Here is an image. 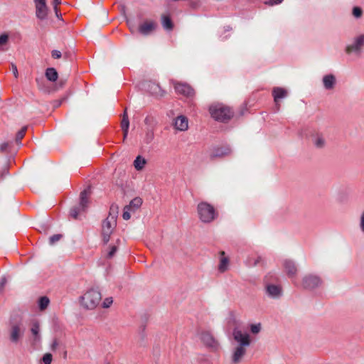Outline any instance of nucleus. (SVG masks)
<instances>
[{"mask_svg":"<svg viewBox=\"0 0 364 364\" xmlns=\"http://www.w3.org/2000/svg\"><path fill=\"white\" fill-rule=\"evenodd\" d=\"M196 213L200 222L204 224L213 223L219 216V211L217 208L206 200L200 201L197 204Z\"/></svg>","mask_w":364,"mask_h":364,"instance_id":"1","label":"nucleus"},{"mask_svg":"<svg viewBox=\"0 0 364 364\" xmlns=\"http://www.w3.org/2000/svg\"><path fill=\"white\" fill-rule=\"evenodd\" d=\"M101 300L100 292L95 289H90L82 296L81 304L87 309H94L100 304Z\"/></svg>","mask_w":364,"mask_h":364,"instance_id":"2","label":"nucleus"},{"mask_svg":"<svg viewBox=\"0 0 364 364\" xmlns=\"http://www.w3.org/2000/svg\"><path fill=\"white\" fill-rule=\"evenodd\" d=\"M199 339L201 343L210 351H217L220 346L213 335L208 331H202L199 334Z\"/></svg>","mask_w":364,"mask_h":364,"instance_id":"3","label":"nucleus"},{"mask_svg":"<svg viewBox=\"0 0 364 364\" xmlns=\"http://www.w3.org/2000/svg\"><path fill=\"white\" fill-rule=\"evenodd\" d=\"M209 112L212 118L218 122H225L228 116L226 106L220 102L213 103L209 107Z\"/></svg>","mask_w":364,"mask_h":364,"instance_id":"4","label":"nucleus"},{"mask_svg":"<svg viewBox=\"0 0 364 364\" xmlns=\"http://www.w3.org/2000/svg\"><path fill=\"white\" fill-rule=\"evenodd\" d=\"M90 193L85 190L80 194V202L78 206L70 210V214L73 219H77L78 216L85 211L89 201Z\"/></svg>","mask_w":364,"mask_h":364,"instance_id":"5","label":"nucleus"},{"mask_svg":"<svg viewBox=\"0 0 364 364\" xmlns=\"http://www.w3.org/2000/svg\"><path fill=\"white\" fill-rule=\"evenodd\" d=\"M116 220L114 216H108L103 222L102 225V232L103 235V240L107 242L109 239V236L116 227Z\"/></svg>","mask_w":364,"mask_h":364,"instance_id":"6","label":"nucleus"},{"mask_svg":"<svg viewBox=\"0 0 364 364\" xmlns=\"http://www.w3.org/2000/svg\"><path fill=\"white\" fill-rule=\"evenodd\" d=\"M234 341L236 343V346L247 348L250 343L251 340L250 335L247 333H243L240 330L235 329L233 333Z\"/></svg>","mask_w":364,"mask_h":364,"instance_id":"7","label":"nucleus"},{"mask_svg":"<svg viewBox=\"0 0 364 364\" xmlns=\"http://www.w3.org/2000/svg\"><path fill=\"white\" fill-rule=\"evenodd\" d=\"M172 84L177 94L187 97L193 96L194 90L189 85L177 81H173Z\"/></svg>","mask_w":364,"mask_h":364,"instance_id":"8","label":"nucleus"},{"mask_svg":"<svg viewBox=\"0 0 364 364\" xmlns=\"http://www.w3.org/2000/svg\"><path fill=\"white\" fill-rule=\"evenodd\" d=\"M173 126L177 131L185 132L188 129V119L184 115H179L173 119Z\"/></svg>","mask_w":364,"mask_h":364,"instance_id":"9","label":"nucleus"},{"mask_svg":"<svg viewBox=\"0 0 364 364\" xmlns=\"http://www.w3.org/2000/svg\"><path fill=\"white\" fill-rule=\"evenodd\" d=\"M321 279L319 277L315 275H307L303 279V287L305 289H314L317 287L321 284Z\"/></svg>","mask_w":364,"mask_h":364,"instance_id":"10","label":"nucleus"},{"mask_svg":"<svg viewBox=\"0 0 364 364\" xmlns=\"http://www.w3.org/2000/svg\"><path fill=\"white\" fill-rule=\"evenodd\" d=\"M157 27V23L154 21L147 20L144 21L139 27V31L144 35H148L154 31Z\"/></svg>","mask_w":364,"mask_h":364,"instance_id":"11","label":"nucleus"},{"mask_svg":"<svg viewBox=\"0 0 364 364\" xmlns=\"http://www.w3.org/2000/svg\"><path fill=\"white\" fill-rule=\"evenodd\" d=\"M247 352V348L235 346L232 355L231 364L240 363Z\"/></svg>","mask_w":364,"mask_h":364,"instance_id":"12","label":"nucleus"},{"mask_svg":"<svg viewBox=\"0 0 364 364\" xmlns=\"http://www.w3.org/2000/svg\"><path fill=\"white\" fill-rule=\"evenodd\" d=\"M364 45V35H360L358 36L355 43L352 45L348 46L346 48V52L348 54H350L353 52L359 53L360 51L361 47Z\"/></svg>","mask_w":364,"mask_h":364,"instance_id":"13","label":"nucleus"},{"mask_svg":"<svg viewBox=\"0 0 364 364\" xmlns=\"http://www.w3.org/2000/svg\"><path fill=\"white\" fill-rule=\"evenodd\" d=\"M36 9V16L43 19L46 17L48 9L46 0H34Z\"/></svg>","mask_w":364,"mask_h":364,"instance_id":"14","label":"nucleus"},{"mask_svg":"<svg viewBox=\"0 0 364 364\" xmlns=\"http://www.w3.org/2000/svg\"><path fill=\"white\" fill-rule=\"evenodd\" d=\"M272 95L274 97V102L276 104L277 109L279 110L280 105L279 100L282 98H284L287 95V91L284 88L275 87L272 90Z\"/></svg>","mask_w":364,"mask_h":364,"instance_id":"15","label":"nucleus"},{"mask_svg":"<svg viewBox=\"0 0 364 364\" xmlns=\"http://www.w3.org/2000/svg\"><path fill=\"white\" fill-rule=\"evenodd\" d=\"M284 272L289 278H293L297 273V268L294 262L291 260H285L283 263Z\"/></svg>","mask_w":364,"mask_h":364,"instance_id":"16","label":"nucleus"},{"mask_svg":"<svg viewBox=\"0 0 364 364\" xmlns=\"http://www.w3.org/2000/svg\"><path fill=\"white\" fill-rule=\"evenodd\" d=\"M226 155V147L225 146H215L210 153V158L212 159H217L224 157Z\"/></svg>","mask_w":364,"mask_h":364,"instance_id":"17","label":"nucleus"},{"mask_svg":"<svg viewBox=\"0 0 364 364\" xmlns=\"http://www.w3.org/2000/svg\"><path fill=\"white\" fill-rule=\"evenodd\" d=\"M31 332L33 335V341L34 343L38 342L41 340L40 336V324L39 322L35 321L32 322L31 326Z\"/></svg>","mask_w":364,"mask_h":364,"instance_id":"18","label":"nucleus"},{"mask_svg":"<svg viewBox=\"0 0 364 364\" xmlns=\"http://www.w3.org/2000/svg\"><path fill=\"white\" fill-rule=\"evenodd\" d=\"M147 89L149 92L153 95L163 96L164 95V91H163L159 85L156 82L148 83Z\"/></svg>","mask_w":364,"mask_h":364,"instance_id":"19","label":"nucleus"},{"mask_svg":"<svg viewBox=\"0 0 364 364\" xmlns=\"http://www.w3.org/2000/svg\"><path fill=\"white\" fill-rule=\"evenodd\" d=\"M228 268V257L225 251H220L219 252V264L218 271L220 272H224Z\"/></svg>","mask_w":364,"mask_h":364,"instance_id":"20","label":"nucleus"},{"mask_svg":"<svg viewBox=\"0 0 364 364\" xmlns=\"http://www.w3.org/2000/svg\"><path fill=\"white\" fill-rule=\"evenodd\" d=\"M21 336L22 331L21 330V328L17 325L12 326L10 333L11 341L13 343H17L20 340Z\"/></svg>","mask_w":364,"mask_h":364,"instance_id":"21","label":"nucleus"},{"mask_svg":"<svg viewBox=\"0 0 364 364\" xmlns=\"http://www.w3.org/2000/svg\"><path fill=\"white\" fill-rule=\"evenodd\" d=\"M323 82L326 89L331 90L336 83V78L333 75H326L323 78Z\"/></svg>","mask_w":364,"mask_h":364,"instance_id":"22","label":"nucleus"},{"mask_svg":"<svg viewBox=\"0 0 364 364\" xmlns=\"http://www.w3.org/2000/svg\"><path fill=\"white\" fill-rule=\"evenodd\" d=\"M129 122L128 119V115L127 114V112L125 111L123 114L122 120L121 122V127L123 131V140L126 139L128 134V130H129Z\"/></svg>","mask_w":364,"mask_h":364,"instance_id":"23","label":"nucleus"},{"mask_svg":"<svg viewBox=\"0 0 364 364\" xmlns=\"http://www.w3.org/2000/svg\"><path fill=\"white\" fill-rule=\"evenodd\" d=\"M9 36L7 33L0 35V51H6L8 49Z\"/></svg>","mask_w":364,"mask_h":364,"instance_id":"24","label":"nucleus"},{"mask_svg":"<svg viewBox=\"0 0 364 364\" xmlns=\"http://www.w3.org/2000/svg\"><path fill=\"white\" fill-rule=\"evenodd\" d=\"M267 293L272 296H279L281 294V287L277 285H268L267 287Z\"/></svg>","mask_w":364,"mask_h":364,"instance_id":"25","label":"nucleus"},{"mask_svg":"<svg viewBox=\"0 0 364 364\" xmlns=\"http://www.w3.org/2000/svg\"><path fill=\"white\" fill-rule=\"evenodd\" d=\"M142 204V200L141 198L136 197L134 199H132L129 204L127 205L128 208H129L132 212H135L138 208H140V206Z\"/></svg>","mask_w":364,"mask_h":364,"instance_id":"26","label":"nucleus"},{"mask_svg":"<svg viewBox=\"0 0 364 364\" xmlns=\"http://www.w3.org/2000/svg\"><path fill=\"white\" fill-rule=\"evenodd\" d=\"M46 76L48 80L55 82L58 79V75L55 69L50 68L46 70Z\"/></svg>","mask_w":364,"mask_h":364,"instance_id":"27","label":"nucleus"},{"mask_svg":"<svg viewBox=\"0 0 364 364\" xmlns=\"http://www.w3.org/2000/svg\"><path fill=\"white\" fill-rule=\"evenodd\" d=\"M146 163V160L144 158H142L141 156H139L134 160V168L137 171H141L144 168Z\"/></svg>","mask_w":364,"mask_h":364,"instance_id":"28","label":"nucleus"},{"mask_svg":"<svg viewBox=\"0 0 364 364\" xmlns=\"http://www.w3.org/2000/svg\"><path fill=\"white\" fill-rule=\"evenodd\" d=\"M162 25L165 29L172 30L173 25L169 16L163 15L162 17Z\"/></svg>","mask_w":364,"mask_h":364,"instance_id":"29","label":"nucleus"},{"mask_svg":"<svg viewBox=\"0 0 364 364\" xmlns=\"http://www.w3.org/2000/svg\"><path fill=\"white\" fill-rule=\"evenodd\" d=\"M118 248V245H112L108 247L107 250H105V257L107 259L112 258L114 254L116 253Z\"/></svg>","mask_w":364,"mask_h":364,"instance_id":"30","label":"nucleus"},{"mask_svg":"<svg viewBox=\"0 0 364 364\" xmlns=\"http://www.w3.org/2000/svg\"><path fill=\"white\" fill-rule=\"evenodd\" d=\"M50 300L47 296H42L38 300V306L41 311H43L48 306Z\"/></svg>","mask_w":364,"mask_h":364,"instance_id":"31","label":"nucleus"},{"mask_svg":"<svg viewBox=\"0 0 364 364\" xmlns=\"http://www.w3.org/2000/svg\"><path fill=\"white\" fill-rule=\"evenodd\" d=\"M325 141L322 136H317L314 141V144L318 148H321L324 146Z\"/></svg>","mask_w":364,"mask_h":364,"instance_id":"32","label":"nucleus"},{"mask_svg":"<svg viewBox=\"0 0 364 364\" xmlns=\"http://www.w3.org/2000/svg\"><path fill=\"white\" fill-rule=\"evenodd\" d=\"M26 129H27L26 127H24L17 133L16 136V141L17 142L20 141L23 138V136H25Z\"/></svg>","mask_w":364,"mask_h":364,"instance_id":"33","label":"nucleus"},{"mask_svg":"<svg viewBox=\"0 0 364 364\" xmlns=\"http://www.w3.org/2000/svg\"><path fill=\"white\" fill-rule=\"evenodd\" d=\"M62 237L63 235L61 234L53 235L50 237L49 242L50 245H54L55 242H58Z\"/></svg>","mask_w":364,"mask_h":364,"instance_id":"34","label":"nucleus"},{"mask_svg":"<svg viewBox=\"0 0 364 364\" xmlns=\"http://www.w3.org/2000/svg\"><path fill=\"white\" fill-rule=\"evenodd\" d=\"M131 212H132V210L129 208H128L127 206H125L124 208V212H123V215H122L123 219H124L126 220L130 219V218H131L130 213Z\"/></svg>","mask_w":364,"mask_h":364,"instance_id":"35","label":"nucleus"},{"mask_svg":"<svg viewBox=\"0 0 364 364\" xmlns=\"http://www.w3.org/2000/svg\"><path fill=\"white\" fill-rule=\"evenodd\" d=\"M113 303V299L112 297H107L104 299L102 303V306L103 308H109Z\"/></svg>","mask_w":364,"mask_h":364,"instance_id":"36","label":"nucleus"},{"mask_svg":"<svg viewBox=\"0 0 364 364\" xmlns=\"http://www.w3.org/2000/svg\"><path fill=\"white\" fill-rule=\"evenodd\" d=\"M53 360V356L50 353H46L42 358L44 364H50Z\"/></svg>","mask_w":364,"mask_h":364,"instance_id":"37","label":"nucleus"},{"mask_svg":"<svg viewBox=\"0 0 364 364\" xmlns=\"http://www.w3.org/2000/svg\"><path fill=\"white\" fill-rule=\"evenodd\" d=\"M363 11L360 7L355 6L353 9V15L355 18H360L362 16Z\"/></svg>","mask_w":364,"mask_h":364,"instance_id":"38","label":"nucleus"},{"mask_svg":"<svg viewBox=\"0 0 364 364\" xmlns=\"http://www.w3.org/2000/svg\"><path fill=\"white\" fill-rule=\"evenodd\" d=\"M261 329V326H260V324H252L251 326V331L252 333H257L259 332Z\"/></svg>","mask_w":364,"mask_h":364,"instance_id":"39","label":"nucleus"},{"mask_svg":"<svg viewBox=\"0 0 364 364\" xmlns=\"http://www.w3.org/2000/svg\"><path fill=\"white\" fill-rule=\"evenodd\" d=\"M51 55L55 59H58L61 57V53L59 50H54L51 53Z\"/></svg>","mask_w":364,"mask_h":364,"instance_id":"40","label":"nucleus"},{"mask_svg":"<svg viewBox=\"0 0 364 364\" xmlns=\"http://www.w3.org/2000/svg\"><path fill=\"white\" fill-rule=\"evenodd\" d=\"M9 146V143L4 142V143L0 144V151H4L7 150Z\"/></svg>","mask_w":364,"mask_h":364,"instance_id":"41","label":"nucleus"},{"mask_svg":"<svg viewBox=\"0 0 364 364\" xmlns=\"http://www.w3.org/2000/svg\"><path fill=\"white\" fill-rule=\"evenodd\" d=\"M11 70H12V72L14 73V77L16 78H17L18 73L17 67L14 64L11 65Z\"/></svg>","mask_w":364,"mask_h":364,"instance_id":"42","label":"nucleus"},{"mask_svg":"<svg viewBox=\"0 0 364 364\" xmlns=\"http://www.w3.org/2000/svg\"><path fill=\"white\" fill-rule=\"evenodd\" d=\"M283 1V0H269V1L267 3L270 6H273L274 4H280Z\"/></svg>","mask_w":364,"mask_h":364,"instance_id":"43","label":"nucleus"},{"mask_svg":"<svg viewBox=\"0 0 364 364\" xmlns=\"http://www.w3.org/2000/svg\"><path fill=\"white\" fill-rule=\"evenodd\" d=\"M58 346V341L57 339H55L51 344V349L53 350H55V349H57Z\"/></svg>","mask_w":364,"mask_h":364,"instance_id":"44","label":"nucleus"},{"mask_svg":"<svg viewBox=\"0 0 364 364\" xmlns=\"http://www.w3.org/2000/svg\"><path fill=\"white\" fill-rule=\"evenodd\" d=\"M61 2H60V0H53V4L54 6V9L55 10V12H56V14L58 15V11H57V6L58 4H60Z\"/></svg>","mask_w":364,"mask_h":364,"instance_id":"45","label":"nucleus"},{"mask_svg":"<svg viewBox=\"0 0 364 364\" xmlns=\"http://www.w3.org/2000/svg\"><path fill=\"white\" fill-rule=\"evenodd\" d=\"M360 228L363 232H364V212L361 215V220H360Z\"/></svg>","mask_w":364,"mask_h":364,"instance_id":"46","label":"nucleus"},{"mask_svg":"<svg viewBox=\"0 0 364 364\" xmlns=\"http://www.w3.org/2000/svg\"><path fill=\"white\" fill-rule=\"evenodd\" d=\"M260 259H261V258L258 257V259L257 260H255V262L253 263V265H257L259 262Z\"/></svg>","mask_w":364,"mask_h":364,"instance_id":"47","label":"nucleus"},{"mask_svg":"<svg viewBox=\"0 0 364 364\" xmlns=\"http://www.w3.org/2000/svg\"><path fill=\"white\" fill-rule=\"evenodd\" d=\"M228 118H229V119L230 118V114H229V116H228Z\"/></svg>","mask_w":364,"mask_h":364,"instance_id":"48","label":"nucleus"}]
</instances>
